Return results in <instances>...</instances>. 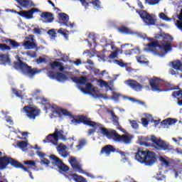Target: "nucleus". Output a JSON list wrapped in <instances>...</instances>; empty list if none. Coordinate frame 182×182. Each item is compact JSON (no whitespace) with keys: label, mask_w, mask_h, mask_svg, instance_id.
Wrapping results in <instances>:
<instances>
[{"label":"nucleus","mask_w":182,"mask_h":182,"mask_svg":"<svg viewBox=\"0 0 182 182\" xmlns=\"http://www.w3.org/2000/svg\"><path fill=\"white\" fill-rule=\"evenodd\" d=\"M18 4L21 5V6H23V8H29V6H32V5H31V1L28 0H21Z\"/></svg>","instance_id":"nucleus-34"},{"label":"nucleus","mask_w":182,"mask_h":182,"mask_svg":"<svg viewBox=\"0 0 182 182\" xmlns=\"http://www.w3.org/2000/svg\"><path fill=\"white\" fill-rule=\"evenodd\" d=\"M149 85L151 86V89L152 92H158V93H161V92H168L170 90H178V91H173L172 92V97L176 98V97H178L179 96H182V90L178 85L168 84L167 89H161V85H163V80H161V78H159L157 77H153L151 80H149Z\"/></svg>","instance_id":"nucleus-1"},{"label":"nucleus","mask_w":182,"mask_h":182,"mask_svg":"<svg viewBox=\"0 0 182 182\" xmlns=\"http://www.w3.org/2000/svg\"><path fill=\"white\" fill-rule=\"evenodd\" d=\"M159 18H160V19H162L163 21H166V22L171 21V18H168V16H167V15H166V14H164V13H160Z\"/></svg>","instance_id":"nucleus-40"},{"label":"nucleus","mask_w":182,"mask_h":182,"mask_svg":"<svg viewBox=\"0 0 182 182\" xmlns=\"http://www.w3.org/2000/svg\"><path fill=\"white\" fill-rule=\"evenodd\" d=\"M145 2L149 5H157L160 2V0H145Z\"/></svg>","instance_id":"nucleus-46"},{"label":"nucleus","mask_w":182,"mask_h":182,"mask_svg":"<svg viewBox=\"0 0 182 182\" xmlns=\"http://www.w3.org/2000/svg\"><path fill=\"white\" fill-rule=\"evenodd\" d=\"M126 55H132V53H140V48L139 47H136L135 48L131 50H125Z\"/></svg>","instance_id":"nucleus-33"},{"label":"nucleus","mask_w":182,"mask_h":182,"mask_svg":"<svg viewBox=\"0 0 182 182\" xmlns=\"http://www.w3.org/2000/svg\"><path fill=\"white\" fill-rule=\"evenodd\" d=\"M109 113L111 114V117L113 119V124L117 127L120 126V124L119 123V117H117V115H116V114L112 110L109 111Z\"/></svg>","instance_id":"nucleus-26"},{"label":"nucleus","mask_w":182,"mask_h":182,"mask_svg":"<svg viewBox=\"0 0 182 182\" xmlns=\"http://www.w3.org/2000/svg\"><path fill=\"white\" fill-rule=\"evenodd\" d=\"M125 83L129 86V87L135 90V92H141L143 89V85L134 80H128L125 81Z\"/></svg>","instance_id":"nucleus-13"},{"label":"nucleus","mask_w":182,"mask_h":182,"mask_svg":"<svg viewBox=\"0 0 182 182\" xmlns=\"http://www.w3.org/2000/svg\"><path fill=\"white\" fill-rule=\"evenodd\" d=\"M58 33H60V35H63V36H65V38H66V36H68V33H66L65 31H63V28H60L58 30Z\"/></svg>","instance_id":"nucleus-56"},{"label":"nucleus","mask_w":182,"mask_h":182,"mask_svg":"<svg viewBox=\"0 0 182 182\" xmlns=\"http://www.w3.org/2000/svg\"><path fill=\"white\" fill-rule=\"evenodd\" d=\"M36 154L37 156H38V157H41V159H44L45 156H46V154L40 151H37Z\"/></svg>","instance_id":"nucleus-55"},{"label":"nucleus","mask_w":182,"mask_h":182,"mask_svg":"<svg viewBox=\"0 0 182 182\" xmlns=\"http://www.w3.org/2000/svg\"><path fill=\"white\" fill-rule=\"evenodd\" d=\"M141 122L143 126H149V120H147L146 118H141Z\"/></svg>","instance_id":"nucleus-59"},{"label":"nucleus","mask_w":182,"mask_h":182,"mask_svg":"<svg viewBox=\"0 0 182 182\" xmlns=\"http://www.w3.org/2000/svg\"><path fill=\"white\" fill-rule=\"evenodd\" d=\"M60 156H62V157L66 158V157H68L69 154L68 153V151L64 150V151H60Z\"/></svg>","instance_id":"nucleus-57"},{"label":"nucleus","mask_w":182,"mask_h":182,"mask_svg":"<svg viewBox=\"0 0 182 182\" xmlns=\"http://www.w3.org/2000/svg\"><path fill=\"white\" fill-rule=\"evenodd\" d=\"M41 163L43 164H46V166H49V164H50V161H49V159L46 158H43V159L41 160Z\"/></svg>","instance_id":"nucleus-54"},{"label":"nucleus","mask_w":182,"mask_h":182,"mask_svg":"<svg viewBox=\"0 0 182 182\" xmlns=\"http://www.w3.org/2000/svg\"><path fill=\"white\" fill-rule=\"evenodd\" d=\"M136 60L138 63H146V57L144 55L136 56Z\"/></svg>","instance_id":"nucleus-44"},{"label":"nucleus","mask_w":182,"mask_h":182,"mask_svg":"<svg viewBox=\"0 0 182 182\" xmlns=\"http://www.w3.org/2000/svg\"><path fill=\"white\" fill-rule=\"evenodd\" d=\"M43 143H52V144H58L55 143V135L53 134H48L44 140H43Z\"/></svg>","instance_id":"nucleus-25"},{"label":"nucleus","mask_w":182,"mask_h":182,"mask_svg":"<svg viewBox=\"0 0 182 182\" xmlns=\"http://www.w3.org/2000/svg\"><path fill=\"white\" fill-rule=\"evenodd\" d=\"M0 49L1 50H11V47L6 44H0Z\"/></svg>","instance_id":"nucleus-51"},{"label":"nucleus","mask_w":182,"mask_h":182,"mask_svg":"<svg viewBox=\"0 0 182 182\" xmlns=\"http://www.w3.org/2000/svg\"><path fill=\"white\" fill-rule=\"evenodd\" d=\"M71 123H75L76 124H80L82 123V124H85V126H90V127H93V129H88L89 136H92V134H93V133L97 130L98 127L102 126V124L90 121V118H87V117L85 115H77L76 119L71 120Z\"/></svg>","instance_id":"nucleus-4"},{"label":"nucleus","mask_w":182,"mask_h":182,"mask_svg":"<svg viewBox=\"0 0 182 182\" xmlns=\"http://www.w3.org/2000/svg\"><path fill=\"white\" fill-rule=\"evenodd\" d=\"M149 48H160V41H154L150 43L147 44Z\"/></svg>","instance_id":"nucleus-35"},{"label":"nucleus","mask_w":182,"mask_h":182,"mask_svg":"<svg viewBox=\"0 0 182 182\" xmlns=\"http://www.w3.org/2000/svg\"><path fill=\"white\" fill-rule=\"evenodd\" d=\"M114 63L120 66V68L127 67V63H123V60H114Z\"/></svg>","instance_id":"nucleus-36"},{"label":"nucleus","mask_w":182,"mask_h":182,"mask_svg":"<svg viewBox=\"0 0 182 182\" xmlns=\"http://www.w3.org/2000/svg\"><path fill=\"white\" fill-rule=\"evenodd\" d=\"M11 90L17 97H22V91L18 90L15 88H12Z\"/></svg>","instance_id":"nucleus-43"},{"label":"nucleus","mask_w":182,"mask_h":182,"mask_svg":"<svg viewBox=\"0 0 182 182\" xmlns=\"http://www.w3.org/2000/svg\"><path fill=\"white\" fill-rule=\"evenodd\" d=\"M151 142L152 143H154V144H156L157 141L159 140L157 139V137H156V136L154 135H152L151 136Z\"/></svg>","instance_id":"nucleus-58"},{"label":"nucleus","mask_w":182,"mask_h":182,"mask_svg":"<svg viewBox=\"0 0 182 182\" xmlns=\"http://www.w3.org/2000/svg\"><path fill=\"white\" fill-rule=\"evenodd\" d=\"M60 112L62 114H63V116H68V117H70L71 119H73V120H74V119H76V117L75 118V116L72 114V113H70V112L68 111V109H66L60 108Z\"/></svg>","instance_id":"nucleus-30"},{"label":"nucleus","mask_w":182,"mask_h":182,"mask_svg":"<svg viewBox=\"0 0 182 182\" xmlns=\"http://www.w3.org/2000/svg\"><path fill=\"white\" fill-rule=\"evenodd\" d=\"M68 22H69V15L65 13L58 14V23H60V25L69 27Z\"/></svg>","instance_id":"nucleus-18"},{"label":"nucleus","mask_w":182,"mask_h":182,"mask_svg":"<svg viewBox=\"0 0 182 182\" xmlns=\"http://www.w3.org/2000/svg\"><path fill=\"white\" fill-rule=\"evenodd\" d=\"M6 12H13L14 14H16L21 16L22 18H25L26 19H33V14L36 12H41L39 9L37 8H32L28 11L22 10L21 11H16V10H11L6 9Z\"/></svg>","instance_id":"nucleus-10"},{"label":"nucleus","mask_w":182,"mask_h":182,"mask_svg":"<svg viewBox=\"0 0 182 182\" xmlns=\"http://www.w3.org/2000/svg\"><path fill=\"white\" fill-rule=\"evenodd\" d=\"M167 119H168V126H171V124H176V123L178 122L177 119H174V118H168Z\"/></svg>","instance_id":"nucleus-48"},{"label":"nucleus","mask_w":182,"mask_h":182,"mask_svg":"<svg viewBox=\"0 0 182 182\" xmlns=\"http://www.w3.org/2000/svg\"><path fill=\"white\" fill-rule=\"evenodd\" d=\"M137 5L139 8L141 10L136 9L135 11L138 14L141 18V19L144 22L147 26H154L156 23L157 22V18H156V15L153 14H149L144 9V6L143 3L140 0H137Z\"/></svg>","instance_id":"nucleus-3"},{"label":"nucleus","mask_w":182,"mask_h":182,"mask_svg":"<svg viewBox=\"0 0 182 182\" xmlns=\"http://www.w3.org/2000/svg\"><path fill=\"white\" fill-rule=\"evenodd\" d=\"M23 109L25 113H26V116L30 119V120H35L37 116L39 115V113H41V110H39V109L29 106H24Z\"/></svg>","instance_id":"nucleus-11"},{"label":"nucleus","mask_w":182,"mask_h":182,"mask_svg":"<svg viewBox=\"0 0 182 182\" xmlns=\"http://www.w3.org/2000/svg\"><path fill=\"white\" fill-rule=\"evenodd\" d=\"M102 126L103 125L98 127V129L100 131L101 134H103V136H106L107 139H114L116 130L109 131L107 130V129L103 127Z\"/></svg>","instance_id":"nucleus-15"},{"label":"nucleus","mask_w":182,"mask_h":182,"mask_svg":"<svg viewBox=\"0 0 182 182\" xmlns=\"http://www.w3.org/2000/svg\"><path fill=\"white\" fill-rule=\"evenodd\" d=\"M23 164L30 166L31 167H36V162L35 161H24Z\"/></svg>","instance_id":"nucleus-41"},{"label":"nucleus","mask_w":182,"mask_h":182,"mask_svg":"<svg viewBox=\"0 0 182 182\" xmlns=\"http://www.w3.org/2000/svg\"><path fill=\"white\" fill-rule=\"evenodd\" d=\"M155 144L157 150H168V145L167 143L161 139H159Z\"/></svg>","instance_id":"nucleus-21"},{"label":"nucleus","mask_w":182,"mask_h":182,"mask_svg":"<svg viewBox=\"0 0 182 182\" xmlns=\"http://www.w3.org/2000/svg\"><path fill=\"white\" fill-rule=\"evenodd\" d=\"M48 77H50V79H53V80H56L57 77V73H55L53 71H48L47 73Z\"/></svg>","instance_id":"nucleus-42"},{"label":"nucleus","mask_w":182,"mask_h":182,"mask_svg":"<svg viewBox=\"0 0 182 182\" xmlns=\"http://www.w3.org/2000/svg\"><path fill=\"white\" fill-rule=\"evenodd\" d=\"M114 140H115V141H119L120 143H124L125 144H129V143L132 141V139L129 136L126 134L120 135L117 132H115Z\"/></svg>","instance_id":"nucleus-14"},{"label":"nucleus","mask_w":182,"mask_h":182,"mask_svg":"<svg viewBox=\"0 0 182 182\" xmlns=\"http://www.w3.org/2000/svg\"><path fill=\"white\" fill-rule=\"evenodd\" d=\"M52 116H55V117H62V114L60 112V108L58 109H51Z\"/></svg>","instance_id":"nucleus-37"},{"label":"nucleus","mask_w":182,"mask_h":182,"mask_svg":"<svg viewBox=\"0 0 182 182\" xmlns=\"http://www.w3.org/2000/svg\"><path fill=\"white\" fill-rule=\"evenodd\" d=\"M176 26L178 29H180L181 31H182V21H177L176 22Z\"/></svg>","instance_id":"nucleus-63"},{"label":"nucleus","mask_w":182,"mask_h":182,"mask_svg":"<svg viewBox=\"0 0 182 182\" xmlns=\"http://www.w3.org/2000/svg\"><path fill=\"white\" fill-rule=\"evenodd\" d=\"M172 66L173 69H176V70H181L182 64L181 61L177 60L172 62Z\"/></svg>","instance_id":"nucleus-32"},{"label":"nucleus","mask_w":182,"mask_h":182,"mask_svg":"<svg viewBox=\"0 0 182 182\" xmlns=\"http://www.w3.org/2000/svg\"><path fill=\"white\" fill-rule=\"evenodd\" d=\"M58 82H66L68 76L65 73L57 72V77L55 79Z\"/></svg>","instance_id":"nucleus-27"},{"label":"nucleus","mask_w":182,"mask_h":182,"mask_svg":"<svg viewBox=\"0 0 182 182\" xmlns=\"http://www.w3.org/2000/svg\"><path fill=\"white\" fill-rule=\"evenodd\" d=\"M74 65L76 66H79V65H82V60L80 59H77L75 61H73Z\"/></svg>","instance_id":"nucleus-64"},{"label":"nucleus","mask_w":182,"mask_h":182,"mask_svg":"<svg viewBox=\"0 0 182 182\" xmlns=\"http://www.w3.org/2000/svg\"><path fill=\"white\" fill-rule=\"evenodd\" d=\"M161 126L163 127V129H167L168 127V121L167 119L163 120L161 122Z\"/></svg>","instance_id":"nucleus-49"},{"label":"nucleus","mask_w":182,"mask_h":182,"mask_svg":"<svg viewBox=\"0 0 182 182\" xmlns=\"http://www.w3.org/2000/svg\"><path fill=\"white\" fill-rule=\"evenodd\" d=\"M117 55V53L116 52H112L109 56V59H114L116 56Z\"/></svg>","instance_id":"nucleus-61"},{"label":"nucleus","mask_w":182,"mask_h":182,"mask_svg":"<svg viewBox=\"0 0 182 182\" xmlns=\"http://www.w3.org/2000/svg\"><path fill=\"white\" fill-rule=\"evenodd\" d=\"M51 69H55V68H59L60 72H63L65 68L63 67V63L58 61H54L50 63Z\"/></svg>","instance_id":"nucleus-23"},{"label":"nucleus","mask_w":182,"mask_h":182,"mask_svg":"<svg viewBox=\"0 0 182 182\" xmlns=\"http://www.w3.org/2000/svg\"><path fill=\"white\" fill-rule=\"evenodd\" d=\"M68 161L72 168H73L75 171H77V173H83V169L82 168L80 164H79L75 157L70 156Z\"/></svg>","instance_id":"nucleus-12"},{"label":"nucleus","mask_w":182,"mask_h":182,"mask_svg":"<svg viewBox=\"0 0 182 182\" xmlns=\"http://www.w3.org/2000/svg\"><path fill=\"white\" fill-rule=\"evenodd\" d=\"M117 29L120 33H124L125 35H133V33H134L132 30H130V28L126 26H121Z\"/></svg>","instance_id":"nucleus-24"},{"label":"nucleus","mask_w":182,"mask_h":182,"mask_svg":"<svg viewBox=\"0 0 182 182\" xmlns=\"http://www.w3.org/2000/svg\"><path fill=\"white\" fill-rule=\"evenodd\" d=\"M71 80L74 83H77L78 85H86V87L83 88L82 87H79L80 90L85 93V95H92V93H96V88L93 87V85L92 83L87 82V77L86 76H81L80 77H73Z\"/></svg>","instance_id":"nucleus-8"},{"label":"nucleus","mask_w":182,"mask_h":182,"mask_svg":"<svg viewBox=\"0 0 182 182\" xmlns=\"http://www.w3.org/2000/svg\"><path fill=\"white\" fill-rule=\"evenodd\" d=\"M6 43H9L12 48H18L19 46V43L16 42V41L11 39V38H7L5 41Z\"/></svg>","instance_id":"nucleus-31"},{"label":"nucleus","mask_w":182,"mask_h":182,"mask_svg":"<svg viewBox=\"0 0 182 182\" xmlns=\"http://www.w3.org/2000/svg\"><path fill=\"white\" fill-rule=\"evenodd\" d=\"M130 124L132 129H135L136 130L139 129V124L137 123V121L136 120L130 121Z\"/></svg>","instance_id":"nucleus-45"},{"label":"nucleus","mask_w":182,"mask_h":182,"mask_svg":"<svg viewBox=\"0 0 182 182\" xmlns=\"http://www.w3.org/2000/svg\"><path fill=\"white\" fill-rule=\"evenodd\" d=\"M49 159L54 167H58V168L60 170V171H69L70 168L68 166V165L65 164L63 163V161L62 159H59L56 155L52 154L49 156Z\"/></svg>","instance_id":"nucleus-9"},{"label":"nucleus","mask_w":182,"mask_h":182,"mask_svg":"<svg viewBox=\"0 0 182 182\" xmlns=\"http://www.w3.org/2000/svg\"><path fill=\"white\" fill-rule=\"evenodd\" d=\"M23 46L27 49H34V48L36 50H39L41 49V47H38L36 41H26L23 43Z\"/></svg>","instance_id":"nucleus-20"},{"label":"nucleus","mask_w":182,"mask_h":182,"mask_svg":"<svg viewBox=\"0 0 182 182\" xmlns=\"http://www.w3.org/2000/svg\"><path fill=\"white\" fill-rule=\"evenodd\" d=\"M48 35L51 38H56V31H55V29L48 30Z\"/></svg>","instance_id":"nucleus-50"},{"label":"nucleus","mask_w":182,"mask_h":182,"mask_svg":"<svg viewBox=\"0 0 182 182\" xmlns=\"http://www.w3.org/2000/svg\"><path fill=\"white\" fill-rule=\"evenodd\" d=\"M9 164H11L14 168H22L24 171H28L26 166L12 157L6 156L0 157V170H5Z\"/></svg>","instance_id":"nucleus-6"},{"label":"nucleus","mask_w":182,"mask_h":182,"mask_svg":"<svg viewBox=\"0 0 182 182\" xmlns=\"http://www.w3.org/2000/svg\"><path fill=\"white\" fill-rule=\"evenodd\" d=\"M120 96H122L120 94H119L116 92H114L113 95L112 96V99H113L116 102H118L119 97H120Z\"/></svg>","instance_id":"nucleus-52"},{"label":"nucleus","mask_w":182,"mask_h":182,"mask_svg":"<svg viewBox=\"0 0 182 182\" xmlns=\"http://www.w3.org/2000/svg\"><path fill=\"white\" fill-rule=\"evenodd\" d=\"M41 18H43V23H52L55 21L53 14L48 11H44L41 14Z\"/></svg>","instance_id":"nucleus-16"},{"label":"nucleus","mask_w":182,"mask_h":182,"mask_svg":"<svg viewBox=\"0 0 182 182\" xmlns=\"http://www.w3.org/2000/svg\"><path fill=\"white\" fill-rule=\"evenodd\" d=\"M64 133L63 130H59L58 128H55L54 133H53V136H55V141L58 143V141H59V139L63 140V141H66L67 138L66 136L64 135Z\"/></svg>","instance_id":"nucleus-17"},{"label":"nucleus","mask_w":182,"mask_h":182,"mask_svg":"<svg viewBox=\"0 0 182 182\" xmlns=\"http://www.w3.org/2000/svg\"><path fill=\"white\" fill-rule=\"evenodd\" d=\"M87 143V141H86V139H80L78 141V144L76 145V146H75L77 150H78V151L82 150V149H83V147H85V146H86Z\"/></svg>","instance_id":"nucleus-29"},{"label":"nucleus","mask_w":182,"mask_h":182,"mask_svg":"<svg viewBox=\"0 0 182 182\" xmlns=\"http://www.w3.org/2000/svg\"><path fill=\"white\" fill-rule=\"evenodd\" d=\"M16 59L18 62L14 63V69L16 70H20L23 75L35 76L38 71L35 68H32L31 66H29L27 63H24L21 60V57L16 55Z\"/></svg>","instance_id":"nucleus-7"},{"label":"nucleus","mask_w":182,"mask_h":182,"mask_svg":"<svg viewBox=\"0 0 182 182\" xmlns=\"http://www.w3.org/2000/svg\"><path fill=\"white\" fill-rule=\"evenodd\" d=\"M159 160H160V161H161L162 166H166V167H168L170 166V161L165 159L164 157L160 156Z\"/></svg>","instance_id":"nucleus-39"},{"label":"nucleus","mask_w":182,"mask_h":182,"mask_svg":"<svg viewBox=\"0 0 182 182\" xmlns=\"http://www.w3.org/2000/svg\"><path fill=\"white\" fill-rule=\"evenodd\" d=\"M135 160L145 166H153L157 161V155L148 149L144 151L139 148L135 154Z\"/></svg>","instance_id":"nucleus-2"},{"label":"nucleus","mask_w":182,"mask_h":182,"mask_svg":"<svg viewBox=\"0 0 182 182\" xmlns=\"http://www.w3.org/2000/svg\"><path fill=\"white\" fill-rule=\"evenodd\" d=\"M33 31V33H37L38 35H41V33H42V31L39 28H34Z\"/></svg>","instance_id":"nucleus-60"},{"label":"nucleus","mask_w":182,"mask_h":182,"mask_svg":"<svg viewBox=\"0 0 182 182\" xmlns=\"http://www.w3.org/2000/svg\"><path fill=\"white\" fill-rule=\"evenodd\" d=\"M173 171L175 173V177L177 178V177H178V174H181L182 173V168H178L177 170L174 169Z\"/></svg>","instance_id":"nucleus-53"},{"label":"nucleus","mask_w":182,"mask_h":182,"mask_svg":"<svg viewBox=\"0 0 182 182\" xmlns=\"http://www.w3.org/2000/svg\"><path fill=\"white\" fill-rule=\"evenodd\" d=\"M155 39H162V41H160L159 49L164 50V53H168V52L173 50L171 41H173L174 38L171 35L161 32L160 34L155 35Z\"/></svg>","instance_id":"nucleus-5"},{"label":"nucleus","mask_w":182,"mask_h":182,"mask_svg":"<svg viewBox=\"0 0 182 182\" xmlns=\"http://www.w3.org/2000/svg\"><path fill=\"white\" fill-rule=\"evenodd\" d=\"M44 62H46V59L42 58V57H39L37 59V63H43Z\"/></svg>","instance_id":"nucleus-62"},{"label":"nucleus","mask_w":182,"mask_h":182,"mask_svg":"<svg viewBox=\"0 0 182 182\" xmlns=\"http://www.w3.org/2000/svg\"><path fill=\"white\" fill-rule=\"evenodd\" d=\"M71 176L75 182H87V181H86V178H85L82 176L77 175V173H73Z\"/></svg>","instance_id":"nucleus-28"},{"label":"nucleus","mask_w":182,"mask_h":182,"mask_svg":"<svg viewBox=\"0 0 182 182\" xmlns=\"http://www.w3.org/2000/svg\"><path fill=\"white\" fill-rule=\"evenodd\" d=\"M17 146L20 147V149H26V147H28V143L25 141H18Z\"/></svg>","instance_id":"nucleus-38"},{"label":"nucleus","mask_w":182,"mask_h":182,"mask_svg":"<svg viewBox=\"0 0 182 182\" xmlns=\"http://www.w3.org/2000/svg\"><path fill=\"white\" fill-rule=\"evenodd\" d=\"M98 82L100 83V87H103V86L105 87H109V84L107 83V82H106L103 80H99Z\"/></svg>","instance_id":"nucleus-47"},{"label":"nucleus","mask_w":182,"mask_h":182,"mask_svg":"<svg viewBox=\"0 0 182 182\" xmlns=\"http://www.w3.org/2000/svg\"><path fill=\"white\" fill-rule=\"evenodd\" d=\"M85 3L87 4V6H85V9L89 8L90 4H92L95 9H100V1L99 0H85Z\"/></svg>","instance_id":"nucleus-22"},{"label":"nucleus","mask_w":182,"mask_h":182,"mask_svg":"<svg viewBox=\"0 0 182 182\" xmlns=\"http://www.w3.org/2000/svg\"><path fill=\"white\" fill-rule=\"evenodd\" d=\"M116 148L112 145L108 144L102 148L100 154H106V156H110V153H114Z\"/></svg>","instance_id":"nucleus-19"}]
</instances>
